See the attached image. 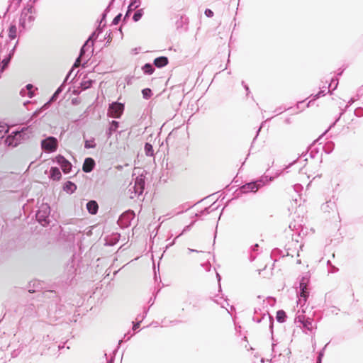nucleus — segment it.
I'll return each instance as SVG.
<instances>
[{"instance_id": "5701e85b", "label": "nucleus", "mask_w": 363, "mask_h": 363, "mask_svg": "<svg viewBox=\"0 0 363 363\" xmlns=\"http://www.w3.org/2000/svg\"><path fill=\"white\" fill-rule=\"evenodd\" d=\"M143 14V9H139V10H138V11L134 13L133 17V18L134 21H135V22H136V21H138L141 18V17H142Z\"/></svg>"}, {"instance_id": "4be33fe9", "label": "nucleus", "mask_w": 363, "mask_h": 363, "mask_svg": "<svg viewBox=\"0 0 363 363\" xmlns=\"http://www.w3.org/2000/svg\"><path fill=\"white\" fill-rule=\"evenodd\" d=\"M27 20L29 23H32L35 20V16L33 15V9L31 8L28 9V13L26 14Z\"/></svg>"}, {"instance_id": "72a5a7b5", "label": "nucleus", "mask_w": 363, "mask_h": 363, "mask_svg": "<svg viewBox=\"0 0 363 363\" xmlns=\"http://www.w3.org/2000/svg\"><path fill=\"white\" fill-rule=\"evenodd\" d=\"M21 132H22V131H21V132H18V131L13 132V133H12V134H14V135H14V137H16V136H17V135H21Z\"/></svg>"}, {"instance_id": "6e6552de", "label": "nucleus", "mask_w": 363, "mask_h": 363, "mask_svg": "<svg viewBox=\"0 0 363 363\" xmlns=\"http://www.w3.org/2000/svg\"><path fill=\"white\" fill-rule=\"evenodd\" d=\"M94 164L95 162L92 158H86L83 164L82 169L85 172H90L93 169Z\"/></svg>"}, {"instance_id": "ddd939ff", "label": "nucleus", "mask_w": 363, "mask_h": 363, "mask_svg": "<svg viewBox=\"0 0 363 363\" xmlns=\"http://www.w3.org/2000/svg\"><path fill=\"white\" fill-rule=\"evenodd\" d=\"M301 324L303 328L308 331H312L315 328L313 320L310 318H306Z\"/></svg>"}, {"instance_id": "9b49d317", "label": "nucleus", "mask_w": 363, "mask_h": 363, "mask_svg": "<svg viewBox=\"0 0 363 363\" xmlns=\"http://www.w3.org/2000/svg\"><path fill=\"white\" fill-rule=\"evenodd\" d=\"M98 204L95 201H90L86 203V208L91 214H96L98 211Z\"/></svg>"}, {"instance_id": "7c9ffc66", "label": "nucleus", "mask_w": 363, "mask_h": 363, "mask_svg": "<svg viewBox=\"0 0 363 363\" xmlns=\"http://www.w3.org/2000/svg\"><path fill=\"white\" fill-rule=\"evenodd\" d=\"M140 327V323H136L133 325V329L135 330L138 329Z\"/></svg>"}, {"instance_id": "6ab92c4d", "label": "nucleus", "mask_w": 363, "mask_h": 363, "mask_svg": "<svg viewBox=\"0 0 363 363\" xmlns=\"http://www.w3.org/2000/svg\"><path fill=\"white\" fill-rule=\"evenodd\" d=\"M145 151L146 155H147V156H152L154 154L153 147H152V145H150L149 143L145 144Z\"/></svg>"}, {"instance_id": "c756f323", "label": "nucleus", "mask_w": 363, "mask_h": 363, "mask_svg": "<svg viewBox=\"0 0 363 363\" xmlns=\"http://www.w3.org/2000/svg\"><path fill=\"white\" fill-rule=\"evenodd\" d=\"M323 355V352H320L319 353V355H318V362H317V363H321V358H322Z\"/></svg>"}, {"instance_id": "e433bc0d", "label": "nucleus", "mask_w": 363, "mask_h": 363, "mask_svg": "<svg viewBox=\"0 0 363 363\" xmlns=\"http://www.w3.org/2000/svg\"><path fill=\"white\" fill-rule=\"evenodd\" d=\"M188 250H189V252H196V250H192V249H189Z\"/></svg>"}, {"instance_id": "f257e3e1", "label": "nucleus", "mask_w": 363, "mask_h": 363, "mask_svg": "<svg viewBox=\"0 0 363 363\" xmlns=\"http://www.w3.org/2000/svg\"><path fill=\"white\" fill-rule=\"evenodd\" d=\"M124 111V104L119 102H113L109 105L108 116L115 118H119Z\"/></svg>"}, {"instance_id": "f704fd0d", "label": "nucleus", "mask_w": 363, "mask_h": 363, "mask_svg": "<svg viewBox=\"0 0 363 363\" xmlns=\"http://www.w3.org/2000/svg\"><path fill=\"white\" fill-rule=\"evenodd\" d=\"M79 62V57L77 60L74 66H77V64Z\"/></svg>"}, {"instance_id": "4c0bfd02", "label": "nucleus", "mask_w": 363, "mask_h": 363, "mask_svg": "<svg viewBox=\"0 0 363 363\" xmlns=\"http://www.w3.org/2000/svg\"><path fill=\"white\" fill-rule=\"evenodd\" d=\"M83 85H84L85 89L88 88V86H89L88 85H86V84H84Z\"/></svg>"}, {"instance_id": "f3484780", "label": "nucleus", "mask_w": 363, "mask_h": 363, "mask_svg": "<svg viewBox=\"0 0 363 363\" xmlns=\"http://www.w3.org/2000/svg\"><path fill=\"white\" fill-rule=\"evenodd\" d=\"M142 69L144 72V73L147 74H152L155 70L153 68V66L149 63L145 64L143 67Z\"/></svg>"}, {"instance_id": "c9c22d12", "label": "nucleus", "mask_w": 363, "mask_h": 363, "mask_svg": "<svg viewBox=\"0 0 363 363\" xmlns=\"http://www.w3.org/2000/svg\"><path fill=\"white\" fill-rule=\"evenodd\" d=\"M11 140V136H9V137L8 138V139H7V142H9V145H11V140Z\"/></svg>"}, {"instance_id": "39448f33", "label": "nucleus", "mask_w": 363, "mask_h": 363, "mask_svg": "<svg viewBox=\"0 0 363 363\" xmlns=\"http://www.w3.org/2000/svg\"><path fill=\"white\" fill-rule=\"evenodd\" d=\"M54 162H57L65 174L69 173L72 169V164L62 155L55 157Z\"/></svg>"}, {"instance_id": "aec40b11", "label": "nucleus", "mask_w": 363, "mask_h": 363, "mask_svg": "<svg viewBox=\"0 0 363 363\" xmlns=\"http://www.w3.org/2000/svg\"><path fill=\"white\" fill-rule=\"evenodd\" d=\"M76 186L74 184L70 182H68L66 184H65V189L67 191V192H70V193H72L75 189H76Z\"/></svg>"}, {"instance_id": "bb28decb", "label": "nucleus", "mask_w": 363, "mask_h": 363, "mask_svg": "<svg viewBox=\"0 0 363 363\" xmlns=\"http://www.w3.org/2000/svg\"><path fill=\"white\" fill-rule=\"evenodd\" d=\"M16 45L10 50V52L6 58H9V60H11V57H13L15 50H16Z\"/></svg>"}, {"instance_id": "9d476101", "label": "nucleus", "mask_w": 363, "mask_h": 363, "mask_svg": "<svg viewBox=\"0 0 363 363\" xmlns=\"http://www.w3.org/2000/svg\"><path fill=\"white\" fill-rule=\"evenodd\" d=\"M168 64V59L166 57H159L154 60V65L159 68L163 67Z\"/></svg>"}, {"instance_id": "423d86ee", "label": "nucleus", "mask_w": 363, "mask_h": 363, "mask_svg": "<svg viewBox=\"0 0 363 363\" xmlns=\"http://www.w3.org/2000/svg\"><path fill=\"white\" fill-rule=\"evenodd\" d=\"M263 184L264 183L262 180L250 182L243 185L241 187L240 191L242 193L256 192Z\"/></svg>"}, {"instance_id": "412c9836", "label": "nucleus", "mask_w": 363, "mask_h": 363, "mask_svg": "<svg viewBox=\"0 0 363 363\" xmlns=\"http://www.w3.org/2000/svg\"><path fill=\"white\" fill-rule=\"evenodd\" d=\"M95 146H96V143H95L94 139L87 140L85 141V143H84L85 148H86V149L94 148Z\"/></svg>"}, {"instance_id": "4468645a", "label": "nucleus", "mask_w": 363, "mask_h": 363, "mask_svg": "<svg viewBox=\"0 0 363 363\" xmlns=\"http://www.w3.org/2000/svg\"><path fill=\"white\" fill-rule=\"evenodd\" d=\"M17 36V28L15 25H11L9 29V37L10 39H15Z\"/></svg>"}, {"instance_id": "a211bd4d", "label": "nucleus", "mask_w": 363, "mask_h": 363, "mask_svg": "<svg viewBox=\"0 0 363 363\" xmlns=\"http://www.w3.org/2000/svg\"><path fill=\"white\" fill-rule=\"evenodd\" d=\"M9 131V127L5 123H0V138H3Z\"/></svg>"}, {"instance_id": "393cba45", "label": "nucleus", "mask_w": 363, "mask_h": 363, "mask_svg": "<svg viewBox=\"0 0 363 363\" xmlns=\"http://www.w3.org/2000/svg\"><path fill=\"white\" fill-rule=\"evenodd\" d=\"M118 124H119L118 122H117L116 121H113L111 122V126L109 128L110 134L111 133V132L116 130V129L118 128Z\"/></svg>"}, {"instance_id": "7ed1b4c3", "label": "nucleus", "mask_w": 363, "mask_h": 363, "mask_svg": "<svg viewBox=\"0 0 363 363\" xmlns=\"http://www.w3.org/2000/svg\"><path fill=\"white\" fill-rule=\"evenodd\" d=\"M308 281L309 279L308 276H306L303 277L300 281L301 293L297 304H302V303L304 304L306 302L307 297L308 296V291H307V284Z\"/></svg>"}, {"instance_id": "58836bf2", "label": "nucleus", "mask_w": 363, "mask_h": 363, "mask_svg": "<svg viewBox=\"0 0 363 363\" xmlns=\"http://www.w3.org/2000/svg\"><path fill=\"white\" fill-rule=\"evenodd\" d=\"M129 11H130V10H128V12L126 13L125 18L128 15Z\"/></svg>"}, {"instance_id": "0eeeda50", "label": "nucleus", "mask_w": 363, "mask_h": 363, "mask_svg": "<svg viewBox=\"0 0 363 363\" xmlns=\"http://www.w3.org/2000/svg\"><path fill=\"white\" fill-rule=\"evenodd\" d=\"M145 186V177L143 174L135 178L133 189L135 195H140L143 192Z\"/></svg>"}, {"instance_id": "c85d7f7f", "label": "nucleus", "mask_w": 363, "mask_h": 363, "mask_svg": "<svg viewBox=\"0 0 363 363\" xmlns=\"http://www.w3.org/2000/svg\"><path fill=\"white\" fill-rule=\"evenodd\" d=\"M91 38H92V37H90V38L88 39V40L86 42L85 45L82 48V49H81L80 56H82V55H83V53L84 52L85 46L88 45L89 42L91 40Z\"/></svg>"}, {"instance_id": "cd10ccee", "label": "nucleus", "mask_w": 363, "mask_h": 363, "mask_svg": "<svg viewBox=\"0 0 363 363\" xmlns=\"http://www.w3.org/2000/svg\"><path fill=\"white\" fill-rule=\"evenodd\" d=\"M205 15L207 17H212L213 16V12L211 9H207L205 11Z\"/></svg>"}, {"instance_id": "a878e982", "label": "nucleus", "mask_w": 363, "mask_h": 363, "mask_svg": "<svg viewBox=\"0 0 363 363\" xmlns=\"http://www.w3.org/2000/svg\"><path fill=\"white\" fill-rule=\"evenodd\" d=\"M121 18V14L117 15L113 20V24L116 25L118 23Z\"/></svg>"}, {"instance_id": "20e7f679", "label": "nucleus", "mask_w": 363, "mask_h": 363, "mask_svg": "<svg viewBox=\"0 0 363 363\" xmlns=\"http://www.w3.org/2000/svg\"><path fill=\"white\" fill-rule=\"evenodd\" d=\"M41 146L46 152H55L57 148V140L54 137H48L42 140Z\"/></svg>"}, {"instance_id": "2f4dec72", "label": "nucleus", "mask_w": 363, "mask_h": 363, "mask_svg": "<svg viewBox=\"0 0 363 363\" xmlns=\"http://www.w3.org/2000/svg\"><path fill=\"white\" fill-rule=\"evenodd\" d=\"M60 91V88H59L56 91L55 93L54 94L53 96H52V99H54V97H55Z\"/></svg>"}, {"instance_id": "1a4fd4ad", "label": "nucleus", "mask_w": 363, "mask_h": 363, "mask_svg": "<svg viewBox=\"0 0 363 363\" xmlns=\"http://www.w3.org/2000/svg\"><path fill=\"white\" fill-rule=\"evenodd\" d=\"M300 305H301V310H300V309L298 310L297 314L295 318V322L300 323L301 324L306 320L305 315H303V313H305V309L303 308L305 303L303 304L302 303V304H300Z\"/></svg>"}, {"instance_id": "b1692460", "label": "nucleus", "mask_w": 363, "mask_h": 363, "mask_svg": "<svg viewBox=\"0 0 363 363\" xmlns=\"http://www.w3.org/2000/svg\"><path fill=\"white\" fill-rule=\"evenodd\" d=\"M142 94H143V96L145 99H147L149 98H150L151 96V94H152V91L150 89H144L143 91H142Z\"/></svg>"}, {"instance_id": "dca6fc26", "label": "nucleus", "mask_w": 363, "mask_h": 363, "mask_svg": "<svg viewBox=\"0 0 363 363\" xmlns=\"http://www.w3.org/2000/svg\"><path fill=\"white\" fill-rule=\"evenodd\" d=\"M33 88V86L32 84H28L26 86V90H22L21 93L22 95L27 94L29 98H32L33 96V92L32 91Z\"/></svg>"}, {"instance_id": "2eb2a0df", "label": "nucleus", "mask_w": 363, "mask_h": 363, "mask_svg": "<svg viewBox=\"0 0 363 363\" xmlns=\"http://www.w3.org/2000/svg\"><path fill=\"white\" fill-rule=\"evenodd\" d=\"M286 318V315L284 311L280 310V311H277L276 318L278 322H279V323L285 322Z\"/></svg>"}, {"instance_id": "473e14b6", "label": "nucleus", "mask_w": 363, "mask_h": 363, "mask_svg": "<svg viewBox=\"0 0 363 363\" xmlns=\"http://www.w3.org/2000/svg\"><path fill=\"white\" fill-rule=\"evenodd\" d=\"M324 92V91H320L318 94H316L315 96H314V99H317Z\"/></svg>"}, {"instance_id": "f8f14e48", "label": "nucleus", "mask_w": 363, "mask_h": 363, "mask_svg": "<svg viewBox=\"0 0 363 363\" xmlns=\"http://www.w3.org/2000/svg\"><path fill=\"white\" fill-rule=\"evenodd\" d=\"M50 174V178L53 180H60L61 178V172L57 167H51Z\"/></svg>"}, {"instance_id": "f03ea898", "label": "nucleus", "mask_w": 363, "mask_h": 363, "mask_svg": "<svg viewBox=\"0 0 363 363\" xmlns=\"http://www.w3.org/2000/svg\"><path fill=\"white\" fill-rule=\"evenodd\" d=\"M50 207L47 204H43L36 213V218L42 225L49 223Z\"/></svg>"}]
</instances>
